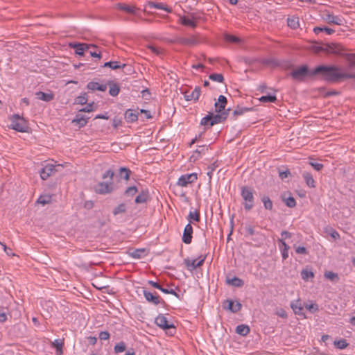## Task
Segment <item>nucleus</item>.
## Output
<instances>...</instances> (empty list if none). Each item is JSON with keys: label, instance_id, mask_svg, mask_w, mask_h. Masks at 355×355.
<instances>
[{"label": "nucleus", "instance_id": "1", "mask_svg": "<svg viewBox=\"0 0 355 355\" xmlns=\"http://www.w3.org/2000/svg\"><path fill=\"white\" fill-rule=\"evenodd\" d=\"M318 75L329 83H337L345 79H354L355 73L343 72L342 69L335 65H319L309 71L306 65H302L291 73L294 80H302L306 76Z\"/></svg>", "mask_w": 355, "mask_h": 355}, {"label": "nucleus", "instance_id": "2", "mask_svg": "<svg viewBox=\"0 0 355 355\" xmlns=\"http://www.w3.org/2000/svg\"><path fill=\"white\" fill-rule=\"evenodd\" d=\"M115 220L119 223L126 222L130 219L129 202L125 201L116 205L112 210Z\"/></svg>", "mask_w": 355, "mask_h": 355}, {"label": "nucleus", "instance_id": "3", "mask_svg": "<svg viewBox=\"0 0 355 355\" xmlns=\"http://www.w3.org/2000/svg\"><path fill=\"white\" fill-rule=\"evenodd\" d=\"M254 189L250 187L243 186L241 187V196L244 201L243 205L244 209L247 211L251 210L254 207Z\"/></svg>", "mask_w": 355, "mask_h": 355}, {"label": "nucleus", "instance_id": "4", "mask_svg": "<svg viewBox=\"0 0 355 355\" xmlns=\"http://www.w3.org/2000/svg\"><path fill=\"white\" fill-rule=\"evenodd\" d=\"M9 128L19 132H26L28 129L27 121L24 118L15 114L9 117Z\"/></svg>", "mask_w": 355, "mask_h": 355}, {"label": "nucleus", "instance_id": "5", "mask_svg": "<svg viewBox=\"0 0 355 355\" xmlns=\"http://www.w3.org/2000/svg\"><path fill=\"white\" fill-rule=\"evenodd\" d=\"M131 173V171L126 167H119L115 172L112 171V179L114 178L116 180V184L112 182V190L119 187L120 183H121L122 181L127 182L130 179Z\"/></svg>", "mask_w": 355, "mask_h": 355}, {"label": "nucleus", "instance_id": "6", "mask_svg": "<svg viewBox=\"0 0 355 355\" xmlns=\"http://www.w3.org/2000/svg\"><path fill=\"white\" fill-rule=\"evenodd\" d=\"M155 324L160 328L167 330V334L173 335L175 332V327L173 323L168 322L167 318L162 314H159L155 320Z\"/></svg>", "mask_w": 355, "mask_h": 355}, {"label": "nucleus", "instance_id": "7", "mask_svg": "<svg viewBox=\"0 0 355 355\" xmlns=\"http://www.w3.org/2000/svg\"><path fill=\"white\" fill-rule=\"evenodd\" d=\"M318 51H324L329 54L340 55L343 56V47L339 44H324L318 48Z\"/></svg>", "mask_w": 355, "mask_h": 355}, {"label": "nucleus", "instance_id": "8", "mask_svg": "<svg viewBox=\"0 0 355 355\" xmlns=\"http://www.w3.org/2000/svg\"><path fill=\"white\" fill-rule=\"evenodd\" d=\"M59 167H61V165H54L50 163L46 164L39 171L41 178L44 180L48 179L58 171V168Z\"/></svg>", "mask_w": 355, "mask_h": 355}, {"label": "nucleus", "instance_id": "9", "mask_svg": "<svg viewBox=\"0 0 355 355\" xmlns=\"http://www.w3.org/2000/svg\"><path fill=\"white\" fill-rule=\"evenodd\" d=\"M69 46L74 49L76 54L83 56L91 47H94V45L86 43L69 42Z\"/></svg>", "mask_w": 355, "mask_h": 355}, {"label": "nucleus", "instance_id": "10", "mask_svg": "<svg viewBox=\"0 0 355 355\" xmlns=\"http://www.w3.org/2000/svg\"><path fill=\"white\" fill-rule=\"evenodd\" d=\"M112 70L119 73L121 71L123 75L130 74L132 71V67L130 64L123 62L114 60H112Z\"/></svg>", "mask_w": 355, "mask_h": 355}, {"label": "nucleus", "instance_id": "11", "mask_svg": "<svg viewBox=\"0 0 355 355\" xmlns=\"http://www.w3.org/2000/svg\"><path fill=\"white\" fill-rule=\"evenodd\" d=\"M107 86H110L109 93L111 94V81H107L106 83H99L98 82L91 81L87 83V88L91 91H102L104 92L107 89Z\"/></svg>", "mask_w": 355, "mask_h": 355}, {"label": "nucleus", "instance_id": "12", "mask_svg": "<svg viewBox=\"0 0 355 355\" xmlns=\"http://www.w3.org/2000/svg\"><path fill=\"white\" fill-rule=\"evenodd\" d=\"M198 179L197 174L195 173L181 175L177 182L180 187H187L189 184L194 182Z\"/></svg>", "mask_w": 355, "mask_h": 355}, {"label": "nucleus", "instance_id": "13", "mask_svg": "<svg viewBox=\"0 0 355 355\" xmlns=\"http://www.w3.org/2000/svg\"><path fill=\"white\" fill-rule=\"evenodd\" d=\"M143 293H144V295L146 300L148 302H150L154 305H158V304H161L162 302H164V300L160 297V296L159 295H157V293L156 292L153 293L150 291H146V289H144Z\"/></svg>", "mask_w": 355, "mask_h": 355}, {"label": "nucleus", "instance_id": "14", "mask_svg": "<svg viewBox=\"0 0 355 355\" xmlns=\"http://www.w3.org/2000/svg\"><path fill=\"white\" fill-rule=\"evenodd\" d=\"M230 110L220 112V114H214L210 113L211 116V121L209 123V127L213 126L215 124L223 123L226 120L229 114Z\"/></svg>", "mask_w": 355, "mask_h": 355}, {"label": "nucleus", "instance_id": "15", "mask_svg": "<svg viewBox=\"0 0 355 355\" xmlns=\"http://www.w3.org/2000/svg\"><path fill=\"white\" fill-rule=\"evenodd\" d=\"M205 258V256H200L199 259L193 260L185 259L184 263L189 270H192L201 266L204 263Z\"/></svg>", "mask_w": 355, "mask_h": 355}, {"label": "nucleus", "instance_id": "16", "mask_svg": "<svg viewBox=\"0 0 355 355\" xmlns=\"http://www.w3.org/2000/svg\"><path fill=\"white\" fill-rule=\"evenodd\" d=\"M173 42L184 46H193L198 43V40L195 36L189 37H178L174 39Z\"/></svg>", "mask_w": 355, "mask_h": 355}, {"label": "nucleus", "instance_id": "17", "mask_svg": "<svg viewBox=\"0 0 355 355\" xmlns=\"http://www.w3.org/2000/svg\"><path fill=\"white\" fill-rule=\"evenodd\" d=\"M137 110L128 109L124 114V119L128 123H133L137 121L139 116Z\"/></svg>", "mask_w": 355, "mask_h": 355}, {"label": "nucleus", "instance_id": "18", "mask_svg": "<svg viewBox=\"0 0 355 355\" xmlns=\"http://www.w3.org/2000/svg\"><path fill=\"white\" fill-rule=\"evenodd\" d=\"M192 234H193V227L190 223H188L184 230L183 235H182V241L186 244H189L191 243L192 240Z\"/></svg>", "mask_w": 355, "mask_h": 355}, {"label": "nucleus", "instance_id": "19", "mask_svg": "<svg viewBox=\"0 0 355 355\" xmlns=\"http://www.w3.org/2000/svg\"><path fill=\"white\" fill-rule=\"evenodd\" d=\"M201 89L200 87H196L191 92H186L184 93V98L186 101H189L194 100L197 101L200 96Z\"/></svg>", "mask_w": 355, "mask_h": 355}, {"label": "nucleus", "instance_id": "20", "mask_svg": "<svg viewBox=\"0 0 355 355\" xmlns=\"http://www.w3.org/2000/svg\"><path fill=\"white\" fill-rule=\"evenodd\" d=\"M227 103V101L226 97L223 95H220L218 96V101H216L214 104L216 112L218 113L224 112Z\"/></svg>", "mask_w": 355, "mask_h": 355}, {"label": "nucleus", "instance_id": "21", "mask_svg": "<svg viewBox=\"0 0 355 355\" xmlns=\"http://www.w3.org/2000/svg\"><path fill=\"white\" fill-rule=\"evenodd\" d=\"M291 307L295 314L298 315H304L303 313L304 306L300 300H294L291 302Z\"/></svg>", "mask_w": 355, "mask_h": 355}, {"label": "nucleus", "instance_id": "22", "mask_svg": "<svg viewBox=\"0 0 355 355\" xmlns=\"http://www.w3.org/2000/svg\"><path fill=\"white\" fill-rule=\"evenodd\" d=\"M324 20L329 24H334L336 25H342L343 19L339 16L334 15L331 13H327L324 17Z\"/></svg>", "mask_w": 355, "mask_h": 355}, {"label": "nucleus", "instance_id": "23", "mask_svg": "<svg viewBox=\"0 0 355 355\" xmlns=\"http://www.w3.org/2000/svg\"><path fill=\"white\" fill-rule=\"evenodd\" d=\"M88 119L89 117L82 114H77L76 117L72 120V123L78 125L79 128H82L87 124Z\"/></svg>", "mask_w": 355, "mask_h": 355}, {"label": "nucleus", "instance_id": "24", "mask_svg": "<svg viewBox=\"0 0 355 355\" xmlns=\"http://www.w3.org/2000/svg\"><path fill=\"white\" fill-rule=\"evenodd\" d=\"M110 184L109 182H99L95 187L96 193L100 194H105L110 192Z\"/></svg>", "mask_w": 355, "mask_h": 355}, {"label": "nucleus", "instance_id": "25", "mask_svg": "<svg viewBox=\"0 0 355 355\" xmlns=\"http://www.w3.org/2000/svg\"><path fill=\"white\" fill-rule=\"evenodd\" d=\"M148 6L150 8H156V9L163 10L168 13H171L172 12L171 8L167 6L164 3H160V2L156 3V2H153V1H150V2H148Z\"/></svg>", "mask_w": 355, "mask_h": 355}, {"label": "nucleus", "instance_id": "26", "mask_svg": "<svg viewBox=\"0 0 355 355\" xmlns=\"http://www.w3.org/2000/svg\"><path fill=\"white\" fill-rule=\"evenodd\" d=\"M116 7L120 10H122L126 12L127 13L137 16V10L138 9L137 8H135V6H130L125 5V4L117 3L116 5Z\"/></svg>", "mask_w": 355, "mask_h": 355}, {"label": "nucleus", "instance_id": "27", "mask_svg": "<svg viewBox=\"0 0 355 355\" xmlns=\"http://www.w3.org/2000/svg\"><path fill=\"white\" fill-rule=\"evenodd\" d=\"M226 302L228 304L227 309H229L232 313H237L242 308V305L239 302H234L232 300H227Z\"/></svg>", "mask_w": 355, "mask_h": 355}, {"label": "nucleus", "instance_id": "28", "mask_svg": "<svg viewBox=\"0 0 355 355\" xmlns=\"http://www.w3.org/2000/svg\"><path fill=\"white\" fill-rule=\"evenodd\" d=\"M302 177L308 187L310 188L315 187V182L313 178V175L309 172L304 171L302 173Z\"/></svg>", "mask_w": 355, "mask_h": 355}, {"label": "nucleus", "instance_id": "29", "mask_svg": "<svg viewBox=\"0 0 355 355\" xmlns=\"http://www.w3.org/2000/svg\"><path fill=\"white\" fill-rule=\"evenodd\" d=\"M287 25L292 29L295 30L300 26L299 17L295 15L287 18Z\"/></svg>", "mask_w": 355, "mask_h": 355}, {"label": "nucleus", "instance_id": "30", "mask_svg": "<svg viewBox=\"0 0 355 355\" xmlns=\"http://www.w3.org/2000/svg\"><path fill=\"white\" fill-rule=\"evenodd\" d=\"M149 198V193L148 191H141L139 195L135 198V202L136 204H142L147 202Z\"/></svg>", "mask_w": 355, "mask_h": 355}, {"label": "nucleus", "instance_id": "31", "mask_svg": "<svg viewBox=\"0 0 355 355\" xmlns=\"http://www.w3.org/2000/svg\"><path fill=\"white\" fill-rule=\"evenodd\" d=\"M37 98L45 102H49L53 98L52 93H45L43 92H38L35 94Z\"/></svg>", "mask_w": 355, "mask_h": 355}, {"label": "nucleus", "instance_id": "32", "mask_svg": "<svg viewBox=\"0 0 355 355\" xmlns=\"http://www.w3.org/2000/svg\"><path fill=\"white\" fill-rule=\"evenodd\" d=\"M278 241L282 245V247H280L282 259L283 260H286L288 257V250L290 247L286 243L285 241H283V239H279Z\"/></svg>", "mask_w": 355, "mask_h": 355}, {"label": "nucleus", "instance_id": "33", "mask_svg": "<svg viewBox=\"0 0 355 355\" xmlns=\"http://www.w3.org/2000/svg\"><path fill=\"white\" fill-rule=\"evenodd\" d=\"M180 21L182 25L190 26L191 28H196L197 24L193 19H191L189 16H183L180 18Z\"/></svg>", "mask_w": 355, "mask_h": 355}, {"label": "nucleus", "instance_id": "34", "mask_svg": "<svg viewBox=\"0 0 355 355\" xmlns=\"http://www.w3.org/2000/svg\"><path fill=\"white\" fill-rule=\"evenodd\" d=\"M227 283L230 285H232L233 286L238 287V288L242 287L244 284L243 281L241 279L236 277H234L232 279H227Z\"/></svg>", "mask_w": 355, "mask_h": 355}, {"label": "nucleus", "instance_id": "35", "mask_svg": "<svg viewBox=\"0 0 355 355\" xmlns=\"http://www.w3.org/2000/svg\"><path fill=\"white\" fill-rule=\"evenodd\" d=\"M236 332L241 336H245L250 333V328L248 325L240 324L236 327Z\"/></svg>", "mask_w": 355, "mask_h": 355}, {"label": "nucleus", "instance_id": "36", "mask_svg": "<svg viewBox=\"0 0 355 355\" xmlns=\"http://www.w3.org/2000/svg\"><path fill=\"white\" fill-rule=\"evenodd\" d=\"M322 31L325 32L327 35H331L335 32V31L334 29L328 28V27L316 26L313 28V32L317 35Z\"/></svg>", "mask_w": 355, "mask_h": 355}, {"label": "nucleus", "instance_id": "37", "mask_svg": "<svg viewBox=\"0 0 355 355\" xmlns=\"http://www.w3.org/2000/svg\"><path fill=\"white\" fill-rule=\"evenodd\" d=\"M51 198H52V197L51 195H47V194L41 195L37 200V202L42 204V205H45L51 202Z\"/></svg>", "mask_w": 355, "mask_h": 355}, {"label": "nucleus", "instance_id": "38", "mask_svg": "<svg viewBox=\"0 0 355 355\" xmlns=\"http://www.w3.org/2000/svg\"><path fill=\"white\" fill-rule=\"evenodd\" d=\"M347 60L349 62V68L353 69L355 67V54L346 53L343 55Z\"/></svg>", "mask_w": 355, "mask_h": 355}, {"label": "nucleus", "instance_id": "39", "mask_svg": "<svg viewBox=\"0 0 355 355\" xmlns=\"http://www.w3.org/2000/svg\"><path fill=\"white\" fill-rule=\"evenodd\" d=\"M200 211L198 210H196L195 211H190L187 219L191 223L192 220L198 222L200 220Z\"/></svg>", "mask_w": 355, "mask_h": 355}, {"label": "nucleus", "instance_id": "40", "mask_svg": "<svg viewBox=\"0 0 355 355\" xmlns=\"http://www.w3.org/2000/svg\"><path fill=\"white\" fill-rule=\"evenodd\" d=\"M276 101L277 97L275 95L268 94L259 98V101L261 103H275Z\"/></svg>", "mask_w": 355, "mask_h": 355}, {"label": "nucleus", "instance_id": "41", "mask_svg": "<svg viewBox=\"0 0 355 355\" xmlns=\"http://www.w3.org/2000/svg\"><path fill=\"white\" fill-rule=\"evenodd\" d=\"M261 201L263 203V206L266 209L272 210L273 205L272 200L268 196H263L261 198Z\"/></svg>", "mask_w": 355, "mask_h": 355}, {"label": "nucleus", "instance_id": "42", "mask_svg": "<svg viewBox=\"0 0 355 355\" xmlns=\"http://www.w3.org/2000/svg\"><path fill=\"white\" fill-rule=\"evenodd\" d=\"M87 94L86 93H83V94L76 97L75 99V103L78 105H85L87 104Z\"/></svg>", "mask_w": 355, "mask_h": 355}, {"label": "nucleus", "instance_id": "43", "mask_svg": "<svg viewBox=\"0 0 355 355\" xmlns=\"http://www.w3.org/2000/svg\"><path fill=\"white\" fill-rule=\"evenodd\" d=\"M301 277L302 279L307 281L309 279L314 277V273L308 269H303L301 271Z\"/></svg>", "mask_w": 355, "mask_h": 355}, {"label": "nucleus", "instance_id": "44", "mask_svg": "<svg viewBox=\"0 0 355 355\" xmlns=\"http://www.w3.org/2000/svg\"><path fill=\"white\" fill-rule=\"evenodd\" d=\"M224 39L226 42L231 43L239 44L241 42V40L239 37L229 34H225L224 36Z\"/></svg>", "mask_w": 355, "mask_h": 355}, {"label": "nucleus", "instance_id": "45", "mask_svg": "<svg viewBox=\"0 0 355 355\" xmlns=\"http://www.w3.org/2000/svg\"><path fill=\"white\" fill-rule=\"evenodd\" d=\"M250 109L243 107H237L233 112L234 119H236L238 116L243 115L245 112L249 111Z\"/></svg>", "mask_w": 355, "mask_h": 355}, {"label": "nucleus", "instance_id": "46", "mask_svg": "<svg viewBox=\"0 0 355 355\" xmlns=\"http://www.w3.org/2000/svg\"><path fill=\"white\" fill-rule=\"evenodd\" d=\"M53 347L56 349V352L58 354H61L62 351V348L63 346V343L60 339H55L53 343Z\"/></svg>", "mask_w": 355, "mask_h": 355}, {"label": "nucleus", "instance_id": "47", "mask_svg": "<svg viewBox=\"0 0 355 355\" xmlns=\"http://www.w3.org/2000/svg\"><path fill=\"white\" fill-rule=\"evenodd\" d=\"M209 78L218 83H223L224 81V77L221 73H211L209 75Z\"/></svg>", "mask_w": 355, "mask_h": 355}, {"label": "nucleus", "instance_id": "48", "mask_svg": "<svg viewBox=\"0 0 355 355\" xmlns=\"http://www.w3.org/2000/svg\"><path fill=\"white\" fill-rule=\"evenodd\" d=\"M138 190L135 186H132L128 187L125 191L124 194L127 196H133L137 193Z\"/></svg>", "mask_w": 355, "mask_h": 355}, {"label": "nucleus", "instance_id": "49", "mask_svg": "<svg viewBox=\"0 0 355 355\" xmlns=\"http://www.w3.org/2000/svg\"><path fill=\"white\" fill-rule=\"evenodd\" d=\"M324 277L332 282L338 281L339 279L338 274L331 271L326 272L324 273Z\"/></svg>", "mask_w": 355, "mask_h": 355}, {"label": "nucleus", "instance_id": "50", "mask_svg": "<svg viewBox=\"0 0 355 355\" xmlns=\"http://www.w3.org/2000/svg\"><path fill=\"white\" fill-rule=\"evenodd\" d=\"M334 345L337 348L343 349L347 347L348 343L346 342L345 339H340L338 341H335Z\"/></svg>", "mask_w": 355, "mask_h": 355}, {"label": "nucleus", "instance_id": "51", "mask_svg": "<svg viewBox=\"0 0 355 355\" xmlns=\"http://www.w3.org/2000/svg\"><path fill=\"white\" fill-rule=\"evenodd\" d=\"M125 349H126V346H125V344L123 342H121L119 343H117L114 346V352L116 353H120V352H124L125 350Z\"/></svg>", "mask_w": 355, "mask_h": 355}, {"label": "nucleus", "instance_id": "52", "mask_svg": "<svg viewBox=\"0 0 355 355\" xmlns=\"http://www.w3.org/2000/svg\"><path fill=\"white\" fill-rule=\"evenodd\" d=\"M285 204L287 207L293 208L296 205V201L293 197H288L285 200Z\"/></svg>", "mask_w": 355, "mask_h": 355}, {"label": "nucleus", "instance_id": "53", "mask_svg": "<svg viewBox=\"0 0 355 355\" xmlns=\"http://www.w3.org/2000/svg\"><path fill=\"white\" fill-rule=\"evenodd\" d=\"M211 121V116L209 114L201 119L200 125H204V126H207V125L209 126V123Z\"/></svg>", "mask_w": 355, "mask_h": 355}, {"label": "nucleus", "instance_id": "54", "mask_svg": "<svg viewBox=\"0 0 355 355\" xmlns=\"http://www.w3.org/2000/svg\"><path fill=\"white\" fill-rule=\"evenodd\" d=\"M120 92V86L116 83L112 82V96H116Z\"/></svg>", "mask_w": 355, "mask_h": 355}, {"label": "nucleus", "instance_id": "55", "mask_svg": "<svg viewBox=\"0 0 355 355\" xmlns=\"http://www.w3.org/2000/svg\"><path fill=\"white\" fill-rule=\"evenodd\" d=\"M295 252L297 254H307L308 250L304 246H298V247H295Z\"/></svg>", "mask_w": 355, "mask_h": 355}, {"label": "nucleus", "instance_id": "56", "mask_svg": "<svg viewBox=\"0 0 355 355\" xmlns=\"http://www.w3.org/2000/svg\"><path fill=\"white\" fill-rule=\"evenodd\" d=\"M305 307L310 311L315 312L318 310V306L316 304H306Z\"/></svg>", "mask_w": 355, "mask_h": 355}, {"label": "nucleus", "instance_id": "57", "mask_svg": "<svg viewBox=\"0 0 355 355\" xmlns=\"http://www.w3.org/2000/svg\"><path fill=\"white\" fill-rule=\"evenodd\" d=\"M329 234H330V236L334 239V240H337V239H340V234L339 233L335 230L334 229H332L331 228L329 232Z\"/></svg>", "mask_w": 355, "mask_h": 355}, {"label": "nucleus", "instance_id": "58", "mask_svg": "<svg viewBox=\"0 0 355 355\" xmlns=\"http://www.w3.org/2000/svg\"><path fill=\"white\" fill-rule=\"evenodd\" d=\"M7 320L6 312L3 308H0V322H4Z\"/></svg>", "mask_w": 355, "mask_h": 355}, {"label": "nucleus", "instance_id": "59", "mask_svg": "<svg viewBox=\"0 0 355 355\" xmlns=\"http://www.w3.org/2000/svg\"><path fill=\"white\" fill-rule=\"evenodd\" d=\"M93 105L94 103H88L85 107L80 109V112H90L93 111Z\"/></svg>", "mask_w": 355, "mask_h": 355}, {"label": "nucleus", "instance_id": "60", "mask_svg": "<svg viewBox=\"0 0 355 355\" xmlns=\"http://www.w3.org/2000/svg\"><path fill=\"white\" fill-rule=\"evenodd\" d=\"M0 245L2 246L4 252L9 256H14L15 254L12 253V250L6 246V245L3 243L0 242Z\"/></svg>", "mask_w": 355, "mask_h": 355}, {"label": "nucleus", "instance_id": "61", "mask_svg": "<svg viewBox=\"0 0 355 355\" xmlns=\"http://www.w3.org/2000/svg\"><path fill=\"white\" fill-rule=\"evenodd\" d=\"M140 19H141V17L139 14V12H137V16L132 15V16L128 17L126 19V20L130 21H132V22H135V23H137L138 20Z\"/></svg>", "mask_w": 355, "mask_h": 355}, {"label": "nucleus", "instance_id": "62", "mask_svg": "<svg viewBox=\"0 0 355 355\" xmlns=\"http://www.w3.org/2000/svg\"><path fill=\"white\" fill-rule=\"evenodd\" d=\"M98 337L101 340H108L110 338V333L108 331H101L99 333Z\"/></svg>", "mask_w": 355, "mask_h": 355}, {"label": "nucleus", "instance_id": "63", "mask_svg": "<svg viewBox=\"0 0 355 355\" xmlns=\"http://www.w3.org/2000/svg\"><path fill=\"white\" fill-rule=\"evenodd\" d=\"M290 174H291V173H290L289 170H288V169L286 171H279V176L282 180H284V179L288 178Z\"/></svg>", "mask_w": 355, "mask_h": 355}, {"label": "nucleus", "instance_id": "64", "mask_svg": "<svg viewBox=\"0 0 355 355\" xmlns=\"http://www.w3.org/2000/svg\"><path fill=\"white\" fill-rule=\"evenodd\" d=\"M207 150V148L206 146H200L198 149L196 150L194 154H198L199 156L201 153H205V152Z\"/></svg>", "mask_w": 355, "mask_h": 355}]
</instances>
